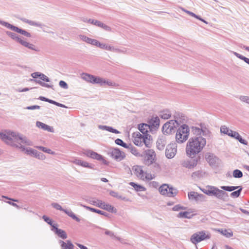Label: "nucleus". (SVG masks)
<instances>
[{
  "label": "nucleus",
  "mask_w": 249,
  "mask_h": 249,
  "mask_svg": "<svg viewBox=\"0 0 249 249\" xmlns=\"http://www.w3.org/2000/svg\"><path fill=\"white\" fill-rule=\"evenodd\" d=\"M82 78L88 82L92 83L93 84H99L100 86H101L102 84L103 79V78H101L99 76L86 73H82Z\"/></svg>",
  "instance_id": "obj_8"
},
{
  "label": "nucleus",
  "mask_w": 249,
  "mask_h": 249,
  "mask_svg": "<svg viewBox=\"0 0 249 249\" xmlns=\"http://www.w3.org/2000/svg\"><path fill=\"white\" fill-rule=\"evenodd\" d=\"M177 144L176 143H171L168 144L165 149V156L167 159L173 158L177 153Z\"/></svg>",
  "instance_id": "obj_12"
},
{
  "label": "nucleus",
  "mask_w": 249,
  "mask_h": 249,
  "mask_svg": "<svg viewBox=\"0 0 249 249\" xmlns=\"http://www.w3.org/2000/svg\"><path fill=\"white\" fill-rule=\"evenodd\" d=\"M101 207V209L106 210L108 212L114 213H117V209L114 207L109 204L106 203L105 202H103V204Z\"/></svg>",
  "instance_id": "obj_24"
},
{
  "label": "nucleus",
  "mask_w": 249,
  "mask_h": 249,
  "mask_svg": "<svg viewBox=\"0 0 249 249\" xmlns=\"http://www.w3.org/2000/svg\"><path fill=\"white\" fill-rule=\"evenodd\" d=\"M133 142L136 145L138 146H142L143 145V141H142L141 140L134 139Z\"/></svg>",
  "instance_id": "obj_64"
},
{
  "label": "nucleus",
  "mask_w": 249,
  "mask_h": 249,
  "mask_svg": "<svg viewBox=\"0 0 249 249\" xmlns=\"http://www.w3.org/2000/svg\"><path fill=\"white\" fill-rule=\"evenodd\" d=\"M115 142L116 144L127 149L130 147L129 144H127L126 143L124 142L122 139L119 138L116 139L115 140Z\"/></svg>",
  "instance_id": "obj_39"
},
{
  "label": "nucleus",
  "mask_w": 249,
  "mask_h": 249,
  "mask_svg": "<svg viewBox=\"0 0 249 249\" xmlns=\"http://www.w3.org/2000/svg\"><path fill=\"white\" fill-rule=\"evenodd\" d=\"M191 212L184 211L180 212L177 215L178 218L191 219L194 214H190Z\"/></svg>",
  "instance_id": "obj_27"
},
{
  "label": "nucleus",
  "mask_w": 249,
  "mask_h": 249,
  "mask_svg": "<svg viewBox=\"0 0 249 249\" xmlns=\"http://www.w3.org/2000/svg\"><path fill=\"white\" fill-rule=\"evenodd\" d=\"M190 129L186 124H183L178 127L176 135V141L178 143H183L186 141L189 136Z\"/></svg>",
  "instance_id": "obj_3"
},
{
  "label": "nucleus",
  "mask_w": 249,
  "mask_h": 249,
  "mask_svg": "<svg viewBox=\"0 0 249 249\" xmlns=\"http://www.w3.org/2000/svg\"><path fill=\"white\" fill-rule=\"evenodd\" d=\"M0 24L11 30L13 31L21 34L27 37H31V34L26 30L14 26L7 22L0 20Z\"/></svg>",
  "instance_id": "obj_6"
},
{
  "label": "nucleus",
  "mask_w": 249,
  "mask_h": 249,
  "mask_svg": "<svg viewBox=\"0 0 249 249\" xmlns=\"http://www.w3.org/2000/svg\"><path fill=\"white\" fill-rule=\"evenodd\" d=\"M202 176V171L201 170H198L197 171L194 172L192 174V177L193 178H200Z\"/></svg>",
  "instance_id": "obj_50"
},
{
  "label": "nucleus",
  "mask_w": 249,
  "mask_h": 249,
  "mask_svg": "<svg viewBox=\"0 0 249 249\" xmlns=\"http://www.w3.org/2000/svg\"><path fill=\"white\" fill-rule=\"evenodd\" d=\"M17 18L20 19L22 21L29 24L31 26H35L36 27H38L40 28L42 31L44 32L48 33L50 32V31L49 30V27L45 25V24H42L40 22H36L35 21L31 20L29 19H28L25 18H20L18 17H17Z\"/></svg>",
  "instance_id": "obj_10"
},
{
  "label": "nucleus",
  "mask_w": 249,
  "mask_h": 249,
  "mask_svg": "<svg viewBox=\"0 0 249 249\" xmlns=\"http://www.w3.org/2000/svg\"><path fill=\"white\" fill-rule=\"evenodd\" d=\"M109 195L111 196H113L114 197L117 198L121 200H125L126 199L125 197L119 195L117 192L112 190L110 191Z\"/></svg>",
  "instance_id": "obj_41"
},
{
  "label": "nucleus",
  "mask_w": 249,
  "mask_h": 249,
  "mask_svg": "<svg viewBox=\"0 0 249 249\" xmlns=\"http://www.w3.org/2000/svg\"><path fill=\"white\" fill-rule=\"evenodd\" d=\"M191 160H182L180 161L181 165L189 169H193L197 163L200 161L201 156L189 157Z\"/></svg>",
  "instance_id": "obj_7"
},
{
  "label": "nucleus",
  "mask_w": 249,
  "mask_h": 249,
  "mask_svg": "<svg viewBox=\"0 0 249 249\" xmlns=\"http://www.w3.org/2000/svg\"><path fill=\"white\" fill-rule=\"evenodd\" d=\"M156 160V154L153 150H148L146 152L143 163L145 165L149 166L152 164Z\"/></svg>",
  "instance_id": "obj_13"
},
{
  "label": "nucleus",
  "mask_w": 249,
  "mask_h": 249,
  "mask_svg": "<svg viewBox=\"0 0 249 249\" xmlns=\"http://www.w3.org/2000/svg\"><path fill=\"white\" fill-rule=\"evenodd\" d=\"M38 149L48 154H54V152L52 151L50 149L42 146H38L36 147Z\"/></svg>",
  "instance_id": "obj_47"
},
{
  "label": "nucleus",
  "mask_w": 249,
  "mask_h": 249,
  "mask_svg": "<svg viewBox=\"0 0 249 249\" xmlns=\"http://www.w3.org/2000/svg\"><path fill=\"white\" fill-rule=\"evenodd\" d=\"M84 22H87L88 23H89L90 24H93L95 26H97V22H99V20H96V19H86V20H84Z\"/></svg>",
  "instance_id": "obj_60"
},
{
  "label": "nucleus",
  "mask_w": 249,
  "mask_h": 249,
  "mask_svg": "<svg viewBox=\"0 0 249 249\" xmlns=\"http://www.w3.org/2000/svg\"><path fill=\"white\" fill-rule=\"evenodd\" d=\"M239 98L242 102L249 104V96L241 95L239 96Z\"/></svg>",
  "instance_id": "obj_57"
},
{
  "label": "nucleus",
  "mask_w": 249,
  "mask_h": 249,
  "mask_svg": "<svg viewBox=\"0 0 249 249\" xmlns=\"http://www.w3.org/2000/svg\"><path fill=\"white\" fill-rule=\"evenodd\" d=\"M83 154L89 158L102 161L104 165H108L109 164V162L105 160L102 155L93 150L90 149L84 150Z\"/></svg>",
  "instance_id": "obj_5"
},
{
  "label": "nucleus",
  "mask_w": 249,
  "mask_h": 249,
  "mask_svg": "<svg viewBox=\"0 0 249 249\" xmlns=\"http://www.w3.org/2000/svg\"><path fill=\"white\" fill-rule=\"evenodd\" d=\"M133 137L134 138V139H139V140H142V138L143 137V134L142 135L140 132H137L135 133H133L132 134Z\"/></svg>",
  "instance_id": "obj_59"
},
{
  "label": "nucleus",
  "mask_w": 249,
  "mask_h": 249,
  "mask_svg": "<svg viewBox=\"0 0 249 249\" xmlns=\"http://www.w3.org/2000/svg\"><path fill=\"white\" fill-rule=\"evenodd\" d=\"M40 79L43 81L46 82H51L50 79L42 73H41V76L40 77Z\"/></svg>",
  "instance_id": "obj_62"
},
{
  "label": "nucleus",
  "mask_w": 249,
  "mask_h": 249,
  "mask_svg": "<svg viewBox=\"0 0 249 249\" xmlns=\"http://www.w3.org/2000/svg\"><path fill=\"white\" fill-rule=\"evenodd\" d=\"M148 124L146 123H141L138 124V128L140 131L142 133V134H146V132H148Z\"/></svg>",
  "instance_id": "obj_32"
},
{
  "label": "nucleus",
  "mask_w": 249,
  "mask_h": 249,
  "mask_svg": "<svg viewBox=\"0 0 249 249\" xmlns=\"http://www.w3.org/2000/svg\"><path fill=\"white\" fill-rule=\"evenodd\" d=\"M206 159L211 166H216L219 160V158L211 153H209L206 155Z\"/></svg>",
  "instance_id": "obj_17"
},
{
  "label": "nucleus",
  "mask_w": 249,
  "mask_h": 249,
  "mask_svg": "<svg viewBox=\"0 0 249 249\" xmlns=\"http://www.w3.org/2000/svg\"><path fill=\"white\" fill-rule=\"evenodd\" d=\"M129 185L133 187L137 192H142L146 190V188L144 186L134 182H130Z\"/></svg>",
  "instance_id": "obj_29"
},
{
  "label": "nucleus",
  "mask_w": 249,
  "mask_h": 249,
  "mask_svg": "<svg viewBox=\"0 0 249 249\" xmlns=\"http://www.w3.org/2000/svg\"><path fill=\"white\" fill-rule=\"evenodd\" d=\"M234 55L236 56L239 59L244 61L245 63L249 65V58H247L236 52H233Z\"/></svg>",
  "instance_id": "obj_42"
},
{
  "label": "nucleus",
  "mask_w": 249,
  "mask_h": 249,
  "mask_svg": "<svg viewBox=\"0 0 249 249\" xmlns=\"http://www.w3.org/2000/svg\"><path fill=\"white\" fill-rule=\"evenodd\" d=\"M97 47L99 48L104 49L107 51H112L113 49V46L108 45L106 43H101L99 42Z\"/></svg>",
  "instance_id": "obj_35"
},
{
  "label": "nucleus",
  "mask_w": 249,
  "mask_h": 249,
  "mask_svg": "<svg viewBox=\"0 0 249 249\" xmlns=\"http://www.w3.org/2000/svg\"><path fill=\"white\" fill-rule=\"evenodd\" d=\"M108 155L112 159L118 161L124 160L125 157V153L121 151L118 148H112L108 153Z\"/></svg>",
  "instance_id": "obj_9"
},
{
  "label": "nucleus",
  "mask_w": 249,
  "mask_h": 249,
  "mask_svg": "<svg viewBox=\"0 0 249 249\" xmlns=\"http://www.w3.org/2000/svg\"><path fill=\"white\" fill-rule=\"evenodd\" d=\"M51 206L54 209L62 211L64 212L65 209H63L58 203L53 202L51 204Z\"/></svg>",
  "instance_id": "obj_51"
},
{
  "label": "nucleus",
  "mask_w": 249,
  "mask_h": 249,
  "mask_svg": "<svg viewBox=\"0 0 249 249\" xmlns=\"http://www.w3.org/2000/svg\"><path fill=\"white\" fill-rule=\"evenodd\" d=\"M20 44L32 50H34L35 51H38L37 49L36 48L34 44L30 43L29 42L24 41L23 40H22Z\"/></svg>",
  "instance_id": "obj_37"
},
{
  "label": "nucleus",
  "mask_w": 249,
  "mask_h": 249,
  "mask_svg": "<svg viewBox=\"0 0 249 249\" xmlns=\"http://www.w3.org/2000/svg\"><path fill=\"white\" fill-rule=\"evenodd\" d=\"M168 192L167 196L169 197H174L176 196L178 193V191L177 188H175L172 186L168 185Z\"/></svg>",
  "instance_id": "obj_31"
},
{
  "label": "nucleus",
  "mask_w": 249,
  "mask_h": 249,
  "mask_svg": "<svg viewBox=\"0 0 249 249\" xmlns=\"http://www.w3.org/2000/svg\"><path fill=\"white\" fill-rule=\"evenodd\" d=\"M40 108V106L38 105H33L27 106L25 107V109L28 110H34V109H39Z\"/></svg>",
  "instance_id": "obj_63"
},
{
  "label": "nucleus",
  "mask_w": 249,
  "mask_h": 249,
  "mask_svg": "<svg viewBox=\"0 0 249 249\" xmlns=\"http://www.w3.org/2000/svg\"><path fill=\"white\" fill-rule=\"evenodd\" d=\"M210 238V234H206L205 231H201L194 233L190 238V241L193 244L196 245L202 241L209 239Z\"/></svg>",
  "instance_id": "obj_4"
},
{
  "label": "nucleus",
  "mask_w": 249,
  "mask_h": 249,
  "mask_svg": "<svg viewBox=\"0 0 249 249\" xmlns=\"http://www.w3.org/2000/svg\"><path fill=\"white\" fill-rule=\"evenodd\" d=\"M115 85H116L115 83L111 81L107 80L103 78L101 86H104L105 85H107L109 87H112V86H115Z\"/></svg>",
  "instance_id": "obj_46"
},
{
  "label": "nucleus",
  "mask_w": 249,
  "mask_h": 249,
  "mask_svg": "<svg viewBox=\"0 0 249 249\" xmlns=\"http://www.w3.org/2000/svg\"><path fill=\"white\" fill-rule=\"evenodd\" d=\"M220 132L221 133L227 135L229 137L235 139L238 134V132L233 131L227 127L225 125H222L220 127Z\"/></svg>",
  "instance_id": "obj_18"
},
{
  "label": "nucleus",
  "mask_w": 249,
  "mask_h": 249,
  "mask_svg": "<svg viewBox=\"0 0 249 249\" xmlns=\"http://www.w3.org/2000/svg\"><path fill=\"white\" fill-rule=\"evenodd\" d=\"M64 213L77 222H80V219L78 218L71 210L65 209Z\"/></svg>",
  "instance_id": "obj_33"
},
{
  "label": "nucleus",
  "mask_w": 249,
  "mask_h": 249,
  "mask_svg": "<svg viewBox=\"0 0 249 249\" xmlns=\"http://www.w3.org/2000/svg\"><path fill=\"white\" fill-rule=\"evenodd\" d=\"M98 128L100 129L103 130H106V131L111 132L112 127L110 126L104 125H99L98 126Z\"/></svg>",
  "instance_id": "obj_52"
},
{
  "label": "nucleus",
  "mask_w": 249,
  "mask_h": 249,
  "mask_svg": "<svg viewBox=\"0 0 249 249\" xmlns=\"http://www.w3.org/2000/svg\"><path fill=\"white\" fill-rule=\"evenodd\" d=\"M134 174L139 178H142L144 177V172L142 170V166L141 165H134L132 167Z\"/></svg>",
  "instance_id": "obj_21"
},
{
  "label": "nucleus",
  "mask_w": 249,
  "mask_h": 249,
  "mask_svg": "<svg viewBox=\"0 0 249 249\" xmlns=\"http://www.w3.org/2000/svg\"><path fill=\"white\" fill-rule=\"evenodd\" d=\"M191 132L194 136L190 138L186 146V153L188 157L201 156L199 153L206 144V138H211L212 133L204 123L198 126L191 127Z\"/></svg>",
  "instance_id": "obj_1"
},
{
  "label": "nucleus",
  "mask_w": 249,
  "mask_h": 249,
  "mask_svg": "<svg viewBox=\"0 0 249 249\" xmlns=\"http://www.w3.org/2000/svg\"><path fill=\"white\" fill-rule=\"evenodd\" d=\"M170 124V122H166L163 125L162 127V132L164 134H167V132H168V128L169 127L168 125Z\"/></svg>",
  "instance_id": "obj_54"
},
{
  "label": "nucleus",
  "mask_w": 249,
  "mask_h": 249,
  "mask_svg": "<svg viewBox=\"0 0 249 249\" xmlns=\"http://www.w3.org/2000/svg\"><path fill=\"white\" fill-rule=\"evenodd\" d=\"M207 187V189H201V191L209 196H214L218 199L225 202L228 201L229 199V195L226 191L231 192L238 188V186H221L220 188L222 190H220L217 187L213 186H208Z\"/></svg>",
  "instance_id": "obj_2"
},
{
  "label": "nucleus",
  "mask_w": 249,
  "mask_h": 249,
  "mask_svg": "<svg viewBox=\"0 0 249 249\" xmlns=\"http://www.w3.org/2000/svg\"><path fill=\"white\" fill-rule=\"evenodd\" d=\"M42 219L49 225H52L53 222V220L49 217L44 215L42 216Z\"/></svg>",
  "instance_id": "obj_53"
},
{
  "label": "nucleus",
  "mask_w": 249,
  "mask_h": 249,
  "mask_svg": "<svg viewBox=\"0 0 249 249\" xmlns=\"http://www.w3.org/2000/svg\"><path fill=\"white\" fill-rule=\"evenodd\" d=\"M79 37L83 41L96 46H98L99 42L96 39L90 38L85 35H80Z\"/></svg>",
  "instance_id": "obj_22"
},
{
  "label": "nucleus",
  "mask_w": 249,
  "mask_h": 249,
  "mask_svg": "<svg viewBox=\"0 0 249 249\" xmlns=\"http://www.w3.org/2000/svg\"><path fill=\"white\" fill-rule=\"evenodd\" d=\"M157 147L159 150H163L166 144V141L164 138H159L156 142Z\"/></svg>",
  "instance_id": "obj_30"
},
{
  "label": "nucleus",
  "mask_w": 249,
  "mask_h": 249,
  "mask_svg": "<svg viewBox=\"0 0 249 249\" xmlns=\"http://www.w3.org/2000/svg\"><path fill=\"white\" fill-rule=\"evenodd\" d=\"M94 213H98L101 215H104L106 217H109L110 216V214L109 213L97 209H95V211H94Z\"/></svg>",
  "instance_id": "obj_56"
},
{
  "label": "nucleus",
  "mask_w": 249,
  "mask_h": 249,
  "mask_svg": "<svg viewBox=\"0 0 249 249\" xmlns=\"http://www.w3.org/2000/svg\"><path fill=\"white\" fill-rule=\"evenodd\" d=\"M6 34L11 37L12 39L15 40L16 42L21 44L23 39L18 36L16 33L10 31H6Z\"/></svg>",
  "instance_id": "obj_26"
},
{
  "label": "nucleus",
  "mask_w": 249,
  "mask_h": 249,
  "mask_svg": "<svg viewBox=\"0 0 249 249\" xmlns=\"http://www.w3.org/2000/svg\"><path fill=\"white\" fill-rule=\"evenodd\" d=\"M218 231L220 232V233L223 235L225 236L227 238H230L233 235V233L232 231H229L228 230L226 229H221L219 230Z\"/></svg>",
  "instance_id": "obj_43"
},
{
  "label": "nucleus",
  "mask_w": 249,
  "mask_h": 249,
  "mask_svg": "<svg viewBox=\"0 0 249 249\" xmlns=\"http://www.w3.org/2000/svg\"><path fill=\"white\" fill-rule=\"evenodd\" d=\"M72 162L75 164L81 166L83 167L94 169V164L89 163L85 161L82 160L80 159H76L73 160Z\"/></svg>",
  "instance_id": "obj_19"
},
{
  "label": "nucleus",
  "mask_w": 249,
  "mask_h": 249,
  "mask_svg": "<svg viewBox=\"0 0 249 249\" xmlns=\"http://www.w3.org/2000/svg\"><path fill=\"white\" fill-rule=\"evenodd\" d=\"M5 132H0V139L6 143L9 144L12 142L13 139L15 140L14 135H13L11 133L16 132L10 130L6 131Z\"/></svg>",
  "instance_id": "obj_15"
},
{
  "label": "nucleus",
  "mask_w": 249,
  "mask_h": 249,
  "mask_svg": "<svg viewBox=\"0 0 249 249\" xmlns=\"http://www.w3.org/2000/svg\"><path fill=\"white\" fill-rule=\"evenodd\" d=\"M87 202L91 205L101 208L103 201L96 198H90L87 200Z\"/></svg>",
  "instance_id": "obj_25"
},
{
  "label": "nucleus",
  "mask_w": 249,
  "mask_h": 249,
  "mask_svg": "<svg viewBox=\"0 0 249 249\" xmlns=\"http://www.w3.org/2000/svg\"><path fill=\"white\" fill-rule=\"evenodd\" d=\"M148 127L150 131L153 130H156L158 129L160 124V120L158 116L152 117L148 120Z\"/></svg>",
  "instance_id": "obj_14"
},
{
  "label": "nucleus",
  "mask_w": 249,
  "mask_h": 249,
  "mask_svg": "<svg viewBox=\"0 0 249 249\" xmlns=\"http://www.w3.org/2000/svg\"><path fill=\"white\" fill-rule=\"evenodd\" d=\"M232 176L234 178H241L243 175L241 170L239 169H235L233 171Z\"/></svg>",
  "instance_id": "obj_45"
},
{
  "label": "nucleus",
  "mask_w": 249,
  "mask_h": 249,
  "mask_svg": "<svg viewBox=\"0 0 249 249\" xmlns=\"http://www.w3.org/2000/svg\"><path fill=\"white\" fill-rule=\"evenodd\" d=\"M171 113L168 109L163 110L159 112V117L164 120H167L170 118Z\"/></svg>",
  "instance_id": "obj_28"
},
{
  "label": "nucleus",
  "mask_w": 249,
  "mask_h": 249,
  "mask_svg": "<svg viewBox=\"0 0 249 249\" xmlns=\"http://www.w3.org/2000/svg\"><path fill=\"white\" fill-rule=\"evenodd\" d=\"M198 193L195 192H190L188 194V196L189 199L190 200H195L196 201L198 200Z\"/></svg>",
  "instance_id": "obj_40"
},
{
  "label": "nucleus",
  "mask_w": 249,
  "mask_h": 249,
  "mask_svg": "<svg viewBox=\"0 0 249 249\" xmlns=\"http://www.w3.org/2000/svg\"><path fill=\"white\" fill-rule=\"evenodd\" d=\"M13 135H14L15 140L17 142L20 140L21 142L26 144L27 145H32V142L30 141L27 137H23V136L19 133H11Z\"/></svg>",
  "instance_id": "obj_16"
},
{
  "label": "nucleus",
  "mask_w": 249,
  "mask_h": 249,
  "mask_svg": "<svg viewBox=\"0 0 249 249\" xmlns=\"http://www.w3.org/2000/svg\"><path fill=\"white\" fill-rule=\"evenodd\" d=\"M174 118H175V120L177 119V120L179 119L180 122L181 123V120H185V116L180 112H175L174 114Z\"/></svg>",
  "instance_id": "obj_49"
},
{
  "label": "nucleus",
  "mask_w": 249,
  "mask_h": 249,
  "mask_svg": "<svg viewBox=\"0 0 249 249\" xmlns=\"http://www.w3.org/2000/svg\"><path fill=\"white\" fill-rule=\"evenodd\" d=\"M36 126L38 128H40L44 130H46L50 132H54V129L53 127H52L50 125H48L42 122H40V121H36Z\"/></svg>",
  "instance_id": "obj_23"
},
{
  "label": "nucleus",
  "mask_w": 249,
  "mask_h": 249,
  "mask_svg": "<svg viewBox=\"0 0 249 249\" xmlns=\"http://www.w3.org/2000/svg\"><path fill=\"white\" fill-rule=\"evenodd\" d=\"M41 74V72H35L32 73L31 75L33 78V79H30L29 81L31 82H35L36 83L38 84L42 87H46L48 88H51L53 89V86L52 85H50L43 81L36 79L37 78L40 79V76Z\"/></svg>",
  "instance_id": "obj_11"
},
{
  "label": "nucleus",
  "mask_w": 249,
  "mask_h": 249,
  "mask_svg": "<svg viewBox=\"0 0 249 249\" xmlns=\"http://www.w3.org/2000/svg\"><path fill=\"white\" fill-rule=\"evenodd\" d=\"M168 122L171 123L170 124L171 125H172L173 126H176V129L180 125V123H179L178 121L177 120H170Z\"/></svg>",
  "instance_id": "obj_58"
},
{
  "label": "nucleus",
  "mask_w": 249,
  "mask_h": 249,
  "mask_svg": "<svg viewBox=\"0 0 249 249\" xmlns=\"http://www.w3.org/2000/svg\"><path fill=\"white\" fill-rule=\"evenodd\" d=\"M235 139L237 140L241 143H242L244 145H248V142L246 140L243 139V138L241 137V136L239 133H238V134L237 135Z\"/></svg>",
  "instance_id": "obj_48"
},
{
  "label": "nucleus",
  "mask_w": 249,
  "mask_h": 249,
  "mask_svg": "<svg viewBox=\"0 0 249 249\" xmlns=\"http://www.w3.org/2000/svg\"><path fill=\"white\" fill-rule=\"evenodd\" d=\"M59 244L60 245L61 249H74V246L71 241L67 240L66 241L60 240Z\"/></svg>",
  "instance_id": "obj_20"
},
{
  "label": "nucleus",
  "mask_w": 249,
  "mask_h": 249,
  "mask_svg": "<svg viewBox=\"0 0 249 249\" xmlns=\"http://www.w3.org/2000/svg\"><path fill=\"white\" fill-rule=\"evenodd\" d=\"M59 86L64 89H68L69 87L68 84L63 80H60L59 82Z\"/></svg>",
  "instance_id": "obj_55"
},
{
  "label": "nucleus",
  "mask_w": 249,
  "mask_h": 249,
  "mask_svg": "<svg viewBox=\"0 0 249 249\" xmlns=\"http://www.w3.org/2000/svg\"><path fill=\"white\" fill-rule=\"evenodd\" d=\"M168 185H169L167 184H163L160 186L159 188V192L161 195L167 196Z\"/></svg>",
  "instance_id": "obj_34"
},
{
  "label": "nucleus",
  "mask_w": 249,
  "mask_h": 249,
  "mask_svg": "<svg viewBox=\"0 0 249 249\" xmlns=\"http://www.w3.org/2000/svg\"><path fill=\"white\" fill-rule=\"evenodd\" d=\"M238 190L236 191H234L232 192L230 194V196L232 198H237L238 197L241 193V192L243 190V187L242 186H238Z\"/></svg>",
  "instance_id": "obj_36"
},
{
  "label": "nucleus",
  "mask_w": 249,
  "mask_h": 249,
  "mask_svg": "<svg viewBox=\"0 0 249 249\" xmlns=\"http://www.w3.org/2000/svg\"><path fill=\"white\" fill-rule=\"evenodd\" d=\"M144 174L145 175V178L146 180H151L155 178L154 175H152L150 173H148L146 172H144Z\"/></svg>",
  "instance_id": "obj_61"
},
{
  "label": "nucleus",
  "mask_w": 249,
  "mask_h": 249,
  "mask_svg": "<svg viewBox=\"0 0 249 249\" xmlns=\"http://www.w3.org/2000/svg\"><path fill=\"white\" fill-rule=\"evenodd\" d=\"M55 234L62 239H66L68 237L66 231L61 229H57Z\"/></svg>",
  "instance_id": "obj_38"
},
{
  "label": "nucleus",
  "mask_w": 249,
  "mask_h": 249,
  "mask_svg": "<svg viewBox=\"0 0 249 249\" xmlns=\"http://www.w3.org/2000/svg\"><path fill=\"white\" fill-rule=\"evenodd\" d=\"M129 145L130 147L128 149L130 150V152L132 154L137 157L142 156V155L138 152V150L136 147L133 146L131 143H129Z\"/></svg>",
  "instance_id": "obj_44"
}]
</instances>
